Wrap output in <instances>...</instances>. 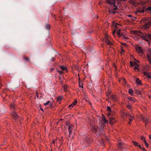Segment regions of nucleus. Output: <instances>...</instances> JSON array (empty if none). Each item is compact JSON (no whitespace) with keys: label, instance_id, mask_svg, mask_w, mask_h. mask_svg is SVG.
Listing matches in <instances>:
<instances>
[{"label":"nucleus","instance_id":"nucleus-32","mask_svg":"<svg viewBox=\"0 0 151 151\" xmlns=\"http://www.w3.org/2000/svg\"><path fill=\"white\" fill-rule=\"evenodd\" d=\"M137 12L138 13H140L142 10V9L139 7H138L137 8Z\"/></svg>","mask_w":151,"mask_h":151},{"label":"nucleus","instance_id":"nucleus-26","mask_svg":"<svg viewBox=\"0 0 151 151\" xmlns=\"http://www.w3.org/2000/svg\"><path fill=\"white\" fill-rule=\"evenodd\" d=\"M45 27L46 29L49 30L50 29V27L49 24H46L45 25Z\"/></svg>","mask_w":151,"mask_h":151},{"label":"nucleus","instance_id":"nucleus-58","mask_svg":"<svg viewBox=\"0 0 151 151\" xmlns=\"http://www.w3.org/2000/svg\"><path fill=\"white\" fill-rule=\"evenodd\" d=\"M123 81H124V82H125V83H126V80H125V78H123Z\"/></svg>","mask_w":151,"mask_h":151},{"label":"nucleus","instance_id":"nucleus-7","mask_svg":"<svg viewBox=\"0 0 151 151\" xmlns=\"http://www.w3.org/2000/svg\"><path fill=\"white\" fill-rule=\"evenodd\" d=\"M143 74L147 78L151 79V73L150 72H143Z\"/></svg>","mask_w":151,"mask_h":151},{"label":"nucleus","instance_id":"nucleus-43","mask_svg":"<svg viewBox=\"0 0 151 151\" xmlns=\"http://www.w3.org/2000/svg\"><path fill=\"white\" fill-rule=\"evenodd\" d=\"M79 86L80 87H83V83L82 82H79Z\"/></svg>","mask_w":151,"mask_h":151},{"label":"nucleus","instance_id":"nucleus-24","mask_svg":"<svg viewBox=\"0 0 151 151\" xmlns=\"http://www.w3.org/2000/svg\"><path fill=\"white\" fill-rule=\"evenodd\" d=\"M134 93L137 94L141 95V93L140 91L136 90L134 91Z\"/></svg>","mask_w":151,"mask_h":151},{"label":"nucleus","instance_id":"nucleus-12","mask_svg":"<svg viewBox=\"0 0 151 151\" xmlns=\"http://www.w3.org/2000/svg\"><path fill=\"white\" fill-rule=\"evenodd\" d=\"M127 98L128 100L132 102L133 103L135 102L136 101V99L134 98L131 97H128Z\"/></svg>","mask_w":151,"mask_h":151},{"label":"nucleus","instance_id":"nucleus-35","mask_svg":"<svg viewBox=\"0 0 151 151\" xmlns=\"http://www.w3.org/2000/svg\"><path fill=\"white\" fill-rule=\"evenodd\" d=\"M145 10L146 11H147L148 10H149L151 12V6L147 8V9H145Z\"/></svg>","mask_w":151,"mask_h":151},{"label":"nucleus","instance_id":"nucleus-15","mask_svg":"<svg viewBox=\"0 0 151 151\" xmlns=\"http://www.w3.org/2000/svg\"><path fill=\"white\" fill-rule=\"evenodd\" d=\"M136 83L138 85H142V83L141 81L138 78H137L136 80Z\"/></svg>","mask_w":151,"mask_h":151},{"label":"nucleus","instance_id":"nucleus-16","mask_svg":"<svg viewBox=\"0 0 151 151\" xmlns=\"http://www.w3.org/2000/svg\"><path fill=\"white\" fill-rule=\"evenodd\" d=\"M77 101L76 100L73 101V103L69 106V107L70 108L71 107H73L77 103Z\"/></svg>","mask_w":151,"mask_h":151},{"label":"nucleus","instance_id":"nucleus-63","mask_svg":"<svg viewBox=\"0 0 151 151\" xmlns=\"http://www.w3.org/2000/svg\"><path fill=\"white\" fill-rule=\"evenodd\" d=\"M137 13H138V12H137V11L136 12H135V14H137Z\"/></svg>","mask_w":151,"mask_h":151},{"label":"nucleus","instance_id":"nucleus-9","mask_svg":"<svg viewBox=\"0 0 151 151\" xmlns=\"http://www.w3.org/2000/svg\"><path fill=\"white\" fill-rule=\"evenodd\" d=\"M12 116L13 118L15 120L19 119V116L18 115L17 113L15 112L12 113Z\"/></svg>","mask_w":151,"mask_h":151},{"label":"nucleus","instance_id":"nucleus-50","mask_svg":"<svg viewBox=\"0 0 151 151\" xmlns=\"http://www.w3.org/2000/svg\"><path fill=\"white\" fill-rule=\"evenodd\" d=\"M145 145L146 147L148 148L149 146V145L147 143H146V144H145Z\"/></svg>","mask_w":151,"mask_h":151},{"label":"nucleus","instance_id":"nucleus-52","mask_svg":"<svg viewBox=\"0 0 151 151\" xmlns=\"http://www.w3.org/2000/svg\"><path fill=\"white\" fill-rule=\"evenodd\" d=\"M145 10H144V9H142V10L141 11V13H144L145 12Z\"/></svg>","mask_w":151,"mask_h":151},{"label":"nucleus","instance_id":"nucleus-1","mask_svg":"<svg viewBox=\"0 0 151 151\" xmlns=\"http://www.w3.org/2000/svg\"><path fill=\"white\" fill-rule=\"evenodd\" d=\"M122 0H107V3L111 6H114V10L112 13V14H114L116 13V12L115 10H116L117 7L116 6L115 4L117 2V4H119V6L121 2H122Z\"/></svg>","mask_w":151,"mask_h":151},{"label":"nucleus","instance_id":"nucleus-61","mask_svg":"<svg viewBox=\"0 0 151 151\" xmlns=\"http://www.w3.org/2000/svg\"><path fill=\"white\" fill-rule=\"evenodd\" d=\"M149 138L150 139H151V134L149 135Z\"/></svg>","mask_w":151,"mask_h":151},{"label":"nucleus","instance_id":"nucleus-48","mask_svg":"<svg viewBox=\"0 0 151 151\" xmlns=\"http://www.w3.org/2000/svg\"><path fill=\"white\" fill-rule=\"evenodd\" d=\"M58 71L59 73L60 74H61L63 73V72L61 71H59L58 70H57Z\"/></svg>","mask_w":151,"mask_h":151},{"label":"nucleus","instance_id":"nucleus-21","mask_svg":"<svg viewBox=\"0 0 151 151\" xmlns=\"http://www.w3.org/2000/svg\"><path fill=\"white\" fill-rule=\"evenodd\" d=\"M143 26L145 29H148L150 27V25L145 23L143 25Z\"/></svg>","mask_w":151,"mask_h":151},{"label":"nucleus","instance_id":"nucleus-64","mask_svg":"<svg viewBox=\"0 0 151 151\" xmlns=\"http://www.w3.org/2000/svg\"><path fill=\"white\" fill-rule=\"evenodd\" d=\"M137 62H138V63H139V60H137Z\"/></svg>","mask_w":151,"mask_h":151},{"label":"nucleus","instance_id":"nucleus-33","mask_svg":"<svg viewBox=\"0 0 151 151\" xmlns=\"http://www.w3.org/2000/svg\"><path fill=\"white\" fill-rule=\"evenodd\" d=\"M143 121H145V123L147 124V122H149V119H143Z\"/></svg>","mask_w":151,"mask_h":151},{"label":"nucleus","instance_id":"nucleus-60","mask_svg":"<svg viewBox=\"0 0 151 151\" xmlns=\"http://www.w3.org/2000/svg\"><path fill=\"white\" fill-rule=\"evenodd\" d=\"M40 109L42 111H43L44 110L42 108H40Z\"/></svg>","mask_w":151,"mask_h":151},{"label":"nucleus","instance_id":"nucleus-10","mask_svg":"<svg viewBox=\"0 0 151 151\" xmlns=\"http://www.w3.org/2000/svg\"><path fill=\"white\" fill-rule=\"evenodd\" d=\"M73 128V126L72 125H70L68 126V130L69 132V135L70 136L71 134L72 130Z\"/></svg>","mask_w":151,"mask_h":151},{"label":"nucleus","instance_id":"nucleus-20","mask_svg":"<svg viewBox=\"0 0 151 151\" xmlns=\"http://www.w3.org/2000/svg\"><path fill=\"white\" fill-rule=\"evenodd\" d=\"M127 16L130 17L131 18V20L132 21H133L134 20L137 18L136 17H134L133 16H132V15H131V14L129 15H127Z\"/></svg>","mask_w":151,"mask_h":151},{"label":"nucleus","instance_id":"nucleus-30","mask_svg":"<svg viewBox=\"0 0 151 151\" xmlns=\"http://www.w3.org/2000/svg\"><path fill=\"white\" fill-rule=\"evenodd\" d=\"M23 59L25 60L26 61H29V58L28 57H27L25 56L23 57Z\"/></svg>","mask_w":151,"mask_h":151},{"label":"nucleus","instance_id":"nucleus-49","mask_svg":"<svg viewBox=\"0 0 151 151\" xmlns=\"http://www.w3.org/2000/svg\"><path fill=\"white\" fill-rule=\"evenodd\" d=\"M137 147H139L141 150H142V148L141 146L140 145H138V146Z\"/></svg>","mask_w":151,"mask_h":151},{"label":"nucleus","instance_id":"nucleus-6","mask_svg":"<svg viewBox=\"0 0 151 151\" xmlns=\"http://www.w3.org/2000/svg\"><path fill=\"white\" fill-rule=\"evenodd\" d=\"M131 33L132 34H134V35H138V36H139L140 35V34L143 35L142 34V32L140 31L135 30L132 31Z\"/></svg>","mask_w":151,"mask_h":151},{"label":"nucleus","instance_id":"nucleus-42","mask_svg":"<svg viewBox=\"0 0 151 151\" xmlns=\"http://www.w3.org/2000/svg\"><path fill=\"white\" fill-rule=\"evenodd\" d=\"M114 10H113V9H109V14H112V13L113 12V11Z\"/></svg>","mask_w":151,"mask_h":151},{"label":"nucleus","instance_id":"nucleus-28","mask_svg":"<svg viewBox=\"0 0 151 151\" xmlns=\"http://www.w3.org/2000/svg\"><path fill=\"white\" fill-rule=\"evenodd\" d=\"M148 20H149V17H145L142 19L141 22H142Z\"/></svg>","mask_w":151,"mask_h":151},{"label":"nucleus","instance_id":"nucleus-23","mask_svg":"<svg viewBox=\"0 0 151 151\" xmlns=\"http://www.w3.org/2000/svg\"><path fill=\"white\" fill-rule=\"evenodd\" d=\"M134 92L132 88L129 89V90L128 93L131 95H132L133 93Z\"/></svg>","mask_w":151,"mask_h":151},{"label":"nucleus","instance_id":"nucleus-40","mask_svg":"<svg viewBox=\"0 0 151 151\" xmlns=\"http://www.w3.org/2000/svg\"><path fill=\"white\" fill-rule=\"evenodd\" d=\"M11 107L12 109H14L15 108V106L14 104H12L11 106Z\"/></svg>","mask_w":151,"mask_h":151},{"label":"nucleus","instance_id":"nucleus-54","mask_svg":"<svg viewBox=\"0 0 151 151\" xmlns=\"http://www.w3.org/2000/svg\"><path fill=\"white\" fill-rule=\"evenodd\" d=\"M51 60L52 61H55V59L54 58H51Z\"/></svg>","mask_w":151,"mask_h":151},{"label":"nucleus","instance_id":"nucleus-19","mask_svg":"<svg viewBox=\"0 0 151 151\" xmlns=\"http://www.w3.org/2000/svg\"><path fill=\"white\" fill-rule=\"evenodd\" d=\"M102 120L105 123H107L108 122V121L106 119L105 117L103 114L102 115Z\"/></svg>","mask_w":151,"mask_h":151},{"label":"nucleus","instance_id":"nucleus-39","mask_svg":"<svg viewBox=\"0 0 151 151\" xmlns=\"http://www.w3.org/2000/svg\"><path fill=\"white\" fill-rule=\"evenodd\" d=\"M151 2V1L150 0H148L145 1H144V3L143 4H145L147 3H150Z\"/></svg>","mask_w":151,"mask_h":151},{"label":"nucleus","instance_id":"nucleus-11","mask_svg":"<svg viewBox=\"0 0 151 151\" xmlns=\"http://www.w3.org/2000/svg\"><path fill=\"white\" fill-rule=\"evenodd\" d=\"M130 65L132 67H133L134 66H136L137 67L139 66V65L135 62H132V61H130Z\"/></svg>","mask_w":151,"mask_h":151},{"label":"nucleus","instance_id":"nucleus-59","mask_svg":"<svg viewBox=\"0 0 151 151\" xmlns=\"http://www.w3.org/2000/svg\"><path fill=\"white\" fill-rule=\"evenodd\" d=\"M36 95H37V98H38L39 96H38V93H37V91L36 92Z\"/></svg>","mask_w":151,"mask_h":151},{"label":"nucleus","instance_id":"nucleus-55","mask_svg":"<svg viewBox=\"0 0 151 151\" xmlns=\"http://www.w3.org/2000/svg\"><path fill=\"white\" fill-rule=\"evenodd\" d=\"M127 44L126 43H123V46H126Z\"/></svg>","mask_w":151,"mask_h":151},{"label":"nucleus","instance_id":"nucleus-56","mask_svg":"<svg viewBox=\"0 0 151 151\" xmlns=\"http://www.w3.org/2000/svg\"><path fill=\"white\" fill-rule=\"evenodd\" d=\"M144 140V143H145V144H146V143H147V141H146V139H145V140Z\"/></svg>","mask_w":151,"mask_h":151},{"label":"nucleus","instance_id":"nucleus-34","mask_svg":"<svg viewBox=\"0 0 151 151\" xmlns=\"http://www.w3.org/2000/svg\"><path fill=\"white\" fill-rule=\"evenodd\" d=\"M127 107L128 109H132V106L130 105L129 104H128L127 105Z\"/></svg>","mask_w":151,"mask_h":151},{"label":"nucleus","instance_id":"nucleus-3","mask_svg":"<svg viewBox=\"0 0 151 151\" xmlns=\"http://www.w3.org/2000/svg\"><path fill=\"white\" fill-rule=\"evenodd\" d=\"M148 52L149 54H147L146 56L147 60L149 62L150 64L151 65V49H148Z\"/></svg>","mask_w":151,"mask_h":151},{"label":"nucleus","instance_id":"nucleus-38","mask_svg":"<svg viewBox=\"0 0 151 151\" xmlns=\"http://www.w3.org/2000/svg\"><path fill=\"white\" fill-rule=\"evenodd\" d=\"M121 44L122 46H121V55H122V52H123V48H122V46H123V43L122 42H121Z\"/></svg>","mask_w":151,"mask_h":151},{"label":"nucleus","instance_id":"nucleus-62","mask_svg":"<svg viewBox=\"0 0 151 151\" xmlns=\"http://www.w3.org/2000/svg\"><path fill=\"white\" fill-rule=\"evenodd\" d=\"M151 19V17H149V20Z\"/></svg>","mask_w":151,"mask_h":151},{"label":"nucleus","instance_id":"nucleus-14","mask_svg":"<svg viewBox=\"0 0 151 151\" xmlns=\"http://www.w3.org/2000/svg\"><path fill=\"white\" fill-rule=\"evenodd\" d=\"M109 122L111 124H114L115 122V120L114 118H109Z\"/></svg>","mask_w":151,"mask_h":151},{"label":"nucleus","instance_id":"nucleus-8","mask_svg":"<svg viewBox=\"0 0 151 151\" xmlns=\"http://www.w3.org/2000/svg\"><path fill=\"white\" fill-rule=\"evenodd\" d=\"M105 42L109 45H111L112 44V43L109 41L107 36H106V38L105 39Z\"/></svg>","mask_w":151,"mask_h":151},{"label":"nucleus","instance_id":"nucleus-47","mask_svg":"<svg viewBox=\"0 0 151 151\" xmlns=\"http://www.w3.org/2000/svg\"><path fill=\"white\" fill-rule=\"evenodd\" d=\"M50 103V101H48L47 102H46V103H44V105H48L49 103Z\"/></svg>","mask_w":151,"mask_h":151},{"label":"nucleus","instance_id":"nucleus-17","mask_svg":"<svg viewBox=\"0 0 151 151\" xmlns=\"http://www.w3.org/2000/svg\"><path fill=\"white\" fill-rule=\"evenodd\" d=\"M111 99L114 101H116L117 100V99L115 96L114 95H111Z\"/></svg>","mask_w":151,"mask_h":151},{"label":"nucleus","instance_id":"nucleus-29","mask_svg":"<svg viewBox=\"0 0 151 151\" xmlns=\"http://www.w3.org/2000/svg\"><path fill=\"white\" fill-rule=\"evenodd\" d=\"M132 142L135 146L137 147L138 146L139 144L137 142L134 141H132Z\"/></svg>","mask_w":151,"mask_h":151},{"label":"nucleus","instance_id":"nucleus-44","mask_svg":"<svg viewBox=\"0 0 151 151\" xmlns=\"http://www.w3.org/2000/svg\"><path fill=\"white\" fill-rule=\"evenodd\" d=\"M107 109L109 111H111V109L109 106H108L107 107Z\"/></svg>","mask_w":151,"mask_h":151},{"label":"nucleus","instance_id":"nucleus-51","mask_svg":"<svg viewBox=\"0 0 151 151\" xmlns=\"http://www.w3.org/2000/svg\"><path fill=\"white\" fill-rule=\"evenodd\" d=\"M123 38H124L125 39H129V37H128L124 36V35H123Z\"/></svg>","mask_w":151,"mask_h":151},{"label":"nucleus","instance_id":"nucleus-57","mask_svg":"<svg viewBox=\"0 0 151 151\" xmlns=\"http://www.w3.org/2000/svg\"><path fill=\"white\" fill-rule=\"evenodd\" d=\"M131 121H129V122H128V124H129L130 125V124H131Z\"/></svg>","mask_w":151,"mask_h":151},{"label":"nucleus","instance_id":"nucleus-22","mask_svg":"<svg viewBox=\"0 0 151 151\" xmlns=\"http://www.w3.org/2000/svg\"><path fill=\"white\" fill-rule=\"evenodd\" d=\"M118 147L119 149L122 150V143H119L118 145Z\"/></svg>","mask_w":151,"mask_h":151},{"label":"nucleus","instance_id":"nucleus-31","mask_svg":"<svg viewBox=\"0 0 151 151\" xmlns=\"http://www.w3.org/2000/svg\"><path fill=\"white\" fill-rule=\"evenodd\" d=\"M60 68L62 69L63 70H67V68L63 66H60Z\"/></svg>","mask_w":151,"mask_h":151},{"label":"nucleus","instance_id":"nucleus-53","mask_svg":"<svg viewBox=\"0 0 151 151\" xmlns=\"http://www.w3.org/2000/svg\"><path fill=\"white\" fill-rule=\"evenodd\" d=\"M142 150H143V151H147L146 149L144 147L142 148Z\"/></svg>","mask_w":151,"mask_h":151},{"label":"nucleus","instance_id":"nucleus-25","mask_svg":"<svg viewBox=\"0 0 151 151\" xmlns=\"http://www.w3.org/2000/svg\"><path fill=\"white\" fill-rule=\"evenodd\" d=\"M92 129L94 132L96 133L97 131L98 128L97 127H93Z\"/></svg>","mask_w":151,"mask_h":151},{"label":"nucleus","instance_id":"nucleus-36","mask_svg":"<svg viewBox=\"0 0 151 151\" xmlns=\"http://www.w3.org/2000/svg\"><path fill=\"white\" fill-rule=\"evenodd\" d=\"M129 3L131 4H136V2L134 1H133V0H131L130 1Z\"/></svg>","mask_w":151,"mask_h":151},{"label":"nucleus","instance_id":"nucleus-45","mask_svg":"<svg viewBox=\"0 0 151 151\" xmlns=\"http://www.w3.org/2000/svg\"><path fill=\"white\" fill-rule=\"evenodd\" d=\"M140 137H141V139L142 140L143 139H144V140L145 139V137H143V136H142V135H141L140 136Z\"/></svg>","mask_w":151,"mask_h":151},{"label":"nucleus","instance_id":"nucleus-18","mask_svg":"<svg viewBox=\"0 0 151 151\" xmlns=\"http://www.w3.org/2000/svg\"><path fill=\"white\" fill-rule=\"evenodd\" d=\"M145 37V38L148 37L149 39L151 40V34H148L147 35H145V36L143 35Z\"/></svg>","mask_w":151,"mask_h":151},{"label":"nucleus","instance_id":"nucleus-13","mask_svg":"<svg viewBox=\"0 0 151 151\" xmlns=\"http://www.w3.org/2000/svg\"><path fill=\"white\" fill-rule=\"evenodd\" d=\"M140 37L143 40H145V41L148 42V45H150V42L148 39H147V38H145V37L144 36H140Z\"/></svg>","mask_w":151,"mask_h":151},{"label":"nucleus","instance_id":"nucleus-41","mask_svg":"<svg viewBox=\"0 0 151 151\" xmlns=\"http://www.w3.org/2000/svg\"><path fill=\"white\" fill-rule=\"evenodd\" d=\"M62 99V97L61 96H59L58 97V102H59V101H60Z\"/></svg>","mask_w":151,"mask_h":151},{"label":"nucleus","instance_id":"nucleus-27","mask_svg":"<svg viewBox=\"0 0 151 151\" xmlns=\"http://www.w3.org/2000/svg\"><path fill=\"white\" fill-rule=\"evenodd\" d=\"M129 121H132L133 119H134V117L132 116L129 115Z\"/></svg>","mask_w":151,"mask_h":151},{"label":"nucleus","instance_id":"nucleus-2","mask_svg":"<svg viewBox=\"0 0 151 151\" xmlns=\"http://www.w3.org/2000/svg\"><path fill=\"white\" fill-rule=\"evenodd\" d=\"M113 26L114 27L115 29L114 31L113 32L112 34L114 35L116 30H117L116 32V34L119 37H120L122 34H121V29H120V27L122 26V25L116 23H114L113 24Z\"/></svg>","mask_w":151,"mask_h":151},{"label":"nucleus","instance_id":"nucleus-46","mask_svg":"<svg viewBox=\"0 0 151 151\" xmlns=\"http://www.w3.org/2000/svg\"><path fill=\"white\" fill-rule=\"evenodd\" d=\"M134 69L135 70H138V71H139V70L138 68L136 66L134 68Z\"/></svg>","mask_w":151,"mask_h":151},{"label":"nucleus","instance_id":"nucleus-37","mask_svg":"<svg viewBox=\"0 0 151 151\" xmlns=\"http://www.w3.org/2000/svg\"><path fill=\"white\" fill-rule=\"evenodd\" d=\"M145 23L148 24L150 25H151V21L149 20L147 22Z\"/></svg>","mask_w":151,"mask_h":151},{"label":"nucleus","instance_id":"nucleus-4","mask_svg":"<svg viewBox=\"0 0 151 151\" xmlns=\"http://www.w3.org/2000/svg\"><path fill=\"white\" fill-rule=\"evenodd\" d=\"M104 130L103 127H101L99 129V131L96 133V135L98 136H100L101 135H104Z\"/></svg>","mask_w":151,"mask_h":151},{"label":"nucleus","instance_id":"nucleus-5","mask_svg":"<svg viewBox=\"0 0 151 151\" xmlns=\"http://www.w3.org/2000/svg\"><path fill=\"white\" fill-rule=\"evenodd\" d=\"M137 53L139 54H141L142 55L143 53V51L142 49V47H139L137 46L135 47Z\"/></svg>","mask_w":151,"mask_h":151}]
</instances>
